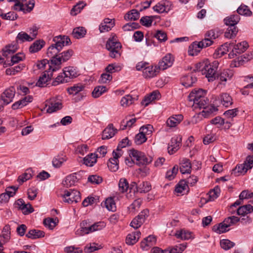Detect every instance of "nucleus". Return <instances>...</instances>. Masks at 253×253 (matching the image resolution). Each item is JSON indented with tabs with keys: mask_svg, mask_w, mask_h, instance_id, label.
Here are the masks:
<instances>
[{
	"mask_svg": "<svg viewBox=\"0 0 253 253\" xmlns=\"http://www.w3.org/2000/svg\"><path fill=\"white\" fill-rule=\"evenodd\" d=\"M219 65V62L214 60L211 63L208 62L199 63L196 65L195 72H201L203 75H205L209 82H212L216 79V72Z\"/></svg>",
	"mask_w": 253,
	"mask_h": 253,
	"instance_id": "1",
	"label": "nucleus"
},
{
	"mask_svg": "<svg viewBox=\"0 0 253 253\" xmlns=\"http://www.w3.org/2000/svg\"><path fill=\"white\" fill-rule=\"evenodd\" d=\"M53 41L55 43L52 44L47 50L46 54L49 58L59 56V53L63 47L71 43L70 38L65 36L55 37Z\"/></svg>",
	"mask_w": 253,
	"mask_h": 253,
	"instance_id": "2",
	"label": "nucleus"
},
{
	"mask_svg": "<svg viewBox=\"0 0 253 253\" xmlns=\"http://www.w3.org/2000/svg\"><path fill=\"white\" fill-rule=\"evenodd\" d=\"M79 75L76 68L71 66L66 67L64 68L63 72L52 82V85L56 86L59 84L69 82L71 79L77 78Z\"/></svg>",
	"mask_w": 253,
	"mask_h": 253,
	"instance_id": "3",
	"label": "nucleus"
},
{
	"mask_svg": "<svg viewBox=\"0 0 253 253\" xmlns=\"http://www.w3.org/2000/svg\"><path fill=\"white\" fill-rule=\"evenodd\" d=\"M240 20V17L238 14L232 15L224 19L225 24L229 26L224 33L225 38L232 39L236 36L238 29L236 25L239 22Z\"/></svg>",
	"mask_w": 253,
	"mask_h": 253,
	"instance_id": "4",
	"label": "nucleus"
},
{
	"mask_svg": "<svg viewBox=\"0 0 253 253\" xmlns=\"http://www.w3.org/2000/svg\"><path fill=\"white\" fill-rule=\"evenodd\" d=\"M106 47L110 51L109 55L111 57L116 58L121 56L122 45L116 35H111L107 42Z\"/></svg>",
	"mask_w": 253,
	"mask_h": 253,
	"instance_id": "5",
	"label": "nucleus"
},
{
	"mask_svg": "<svg viewBox=\"0 0 253 253\" xmlns=\"http://www.w3.org/2000/svg\"><path fill=\"white\" fill-rule=\"evenodd\" d=\"M253 166V159H246L243 164L237 165L235 169H232V174L235 176L244 174L249 169Z\"/></svg>",
	"mask_w": 253,
	"mask_h": 253,
	"instance_id": "6",
	"label": "nucleus"
},
{
	"mask_svg": "<svg viewBox=\"0 0 253 253\" xmlns=\"http://www.w3.org/2000/svg\"><path fill=\"white\" fill-rule=\"evenodd\" d=\"M64 202L71 204L73 202L78 203L81 201V197L80 192L75 189L65 190L64 194L62 195Z\"/></svg>",
	"mask_w": 253,
	"mask_h": 253,
	"instance_id": "7",
	"label": "nucleus"
},
{
	"mask_svg": "<svg viewBox=\"0 0 253 253\" xmlns=\"http://www.w3.org/2000/svg\"><path fill=\"white\" fill-rule=\"evenodd\" d=\"M149 211L147 209L143 210L130 222V225L134 229H137L144 222L146 218L148 216Z\"/></svg>",
	"mask_w": 253,
	"mask_h": 253,
	"instance_id": "8",
	"label": "nucleus"
},
{
	"mask_svg": "<svg viewBox=\"0 0 253 253\" xmlns=\"http://www.w3.org/2000/svg\"><path fill=\"white\" fill-rule=\"evenodd\" d=\"M174 61L173 55L170 53L167 54L159 62L158 68L164 70L170 67Z\"/></svg>",
	"mask_w": 253,
	"mask_h": 253,
	"instance_id": "9",
	"label": "nucleus"
},
{
	"mask_svg": "<svg viewBox=\"0 0 253 253\" xmlns=\"http://www.w3.org/2000/svg\"><path fill=\"white\" fill-rule=\"evenodd\" d=\"M15 92L14 86H10L4 90L1 95V98L3 101L4 105H7L13 101Z\"/></svg>",
	"mask_w": 253,
	"mask_h": 253,
	"instance_id": "10",
	"label": "nucleus"
},
{
	"mask_svg": "<svg viewBox=\"0 0 253 253\" xmlns=\"http://www.w3.org/2000/svg\"><path fill=\"white\" fill-rule=\"evenodd\" d=\"M234 75L233 70L230 69H225L222 71L220 73H217L216 75V79L219 80V84L225 85L228 80H231Z\"/></svg>",
	"mask_w": 253,
	"mask_h": 253,
	"instance_id": "11",
	"label": "nucleus"
},
{
	"mask_svg": "<svg viewBox=\"0 0 253 253\" xmlns=\"http://www.w3.org/2000/svg\"><path fill=\"white\" fill-rule=\"evenodd\" d=\"M182 141L181 135L175 136L171 139L170 143L168 148V152L169 154H172L179 149Z\"/></svg>",
	"mask_w": 253,
	"mask_h": 253,
	"instance_id": "12",
	"label": "nucleus"
},
{
	"mask_svg": "<svg viewBox=\"0 0 253 253\" xmlns=\"http://www.w3.org/2000/svg\"><path fill=\"white\" fill-rule=\"evenodd\" d=\"M80 175L76 172L67 176L62 181V185L65 187H70L75 185L80 179Z\"/></svg>",
	"mask_w": 253,
	"mask_h": 253,
	"instance_id": "13",
	"label": "nucleus"
},
{
	"mask_svg": "<svg viewBox=\"0 0 253 253\" xmlns=\"http://www.w3.org/2000/svg\"><path fill=\"white\" fill-rule=\"evenodd\" d=\"M16 207L22 211L24 214H28L34 211V209L31 204L25 203L24 201L22 199H18L15 203Z\"/></svg>",
	"mask_w": 253,
	"mask_h": 253,
	"instance_id": "14",
	"label": "nucleus"
},
{
	"mask_svg": "<svg viewBox=\"0 0 253 253\" xmlns=\"http://www.w3.org/2000/svg\"><path fill=\"white\" fill-rule=\"evenodd\" d=\"M160 70L158 66H148L143 70V75L145 78H152L156 76Z\"/></svg>",
	"mask_w": 253,
	"mask_h": 253,
	"instance_id": "15",
	"label": "nucleus"
},
{
	"mask_svg": "<svg viewBox=\"0 0 253 253\" xmlns=\"http://www.w3.org/2000/svg\"><path fill=\"white\" fill-rule=\"evenodd\" d=\"M49 60V68L48 70L51 71L52 72L56 71L61 68V64L62 60L60 56H55L54 57H51Z\"/></svg>",
	"mask_w": 253,
	"mask_h": 253,
	"instance_id": "16",
	"label": "nucleus"
},
{
	"mask_svg": "<svg viewBox=\"0 0 253 253\" xmlns=\"http://www.w3.org/2000/svg\"><path fill=\"white\" fill-rule=\"evenodd\" d=\"M115 21L108 18H105L100 24L99 30L100 33L108 32L115 26Z\"/></svg>",
	"mask_w": 253,
	"mask_h": 253,
	"instance_id": "17",
	"label": "nucleus"
},
{
	"mask_svg": "<svg viewBox=\"0 0 253 253\" xmlns=\"http://www.w3.org/2000/svg\"><path fill=\"white\" fill-rule=\"evenodd\" d=\"M50 71L49 70L45 71L42 75L40 77L39 79L36 83V85L39 87H43L47 82L51 80L52 77V73L49 74Z\"/></svg>",
	"mask_w": 253,
	"mask_h": 253,
	"instance_id": "18",
	"label": "nucleus"
},
{
	"mask_svg": "<svg viewBox=\"0 0 253 253\" xmlns=\"http://www.w3.org/2000/svg\"><path fill=\"white\" fill-rule=\"evenodd\" d=\"M117 129L114 128L113 125L110 124L102 132V138L103 140L108 139L113 137L117 132Z\"/></svg>",
	"mask_w": 253,
	"mask_h": 253,
	"instance_id": "19",
	"label": "nucleus"
},
{
	"mask_svg": "<svg viewBox=\"0 0 253 253\" xmlns=\"http://www.w3.org/2000/svg\"><path fill=\"white\" fill-rule=\"evenodd\" d=\"M206 92L205 90L200 89L198 90L192 91L188 95V98L190 102L196 101V99L199 100L203 97H205Z\"/></svg>",
	"mask_w": 253,
	"mask_h": 253,
	"instance_id": "20",
	"label": "nucleus"
},
{
	"mask_svg": "<svg viewBox=\"0 0 253 253\" xmlns=\"http://www.w3.org/2000/svg\"><path fill=\"white\" fill-rule=\"evenodd\" d=\"M33 100V97L31 96H28L25 97L21 100L15 102L12 105V109L13 110H16L18 109L22 108V107L26 106L28 103L31 102Z\"/></svg>",
	"mask_w": 253,
	"mask_h": 253,
	"instance_id": "21",
	"label": "nucleus"
},
{
	"mask_svg": "<svg viewBox=\"0 0 253 253\" xmlns=\"http://www.w3.org/2000/svg\"><path fill=\"white\" fill-rule=\"evenodd\" d=\"M183 116L182 115H176L170 117L167 121L166 124L169 127H175L183 120Z\"/></svg>",
	"mask_w": 253,
	"mask_h": 253,
	"instance_id": "22",
	"label": "nucleus"
},
{
	"mask_svg": "<svg viewBox=\"0 0 253 253\" xmlns=\"http://www.w3.org/2000/svg\"><path fill=\"white\" fill-rule=\"evenodd\" d=\"M248 47V43L246 41H243L235 45L232 49V52L233 54L237 55V54H240L245 51Z\"/></svg>",
	"mask_w": 253,
	"mask_h": 253,
	"instance_id": "23",
	"label": "nucleus"
},
{
	"mask_svg": "<svg viewBox=\"0 0 253 253\" xmlns=\"http://www.w3.org/2000/svg\"><path fill=\"white\" fill-rule=\"evenodd\" d=\"M196 81L197 78L192 74H188L181 79L182 84L186 87L192 86Z\"/></svg>",
	"mask_w": 253,
	"mask_h": 253,
	"instance_id": "24",
	"label": "nucleus"
},
{
	"mask_svg": "<svg viewBox=\"0 0 253 253\" xmlns=\"http://www.w3.org/2000/svg\"><path fill=\"white\" fill-rule=\"evenodd\" d=\"M140 231H135L127 235L126 237V242L128 245H133L135 244L140 237Z\"/></svg>",
	"mask_w": 253,
	"mask_h": 253,
	"instance_id": "25",
	"label": "nucleus"
},
{
	"mask_svg": "<svg viewBox=\"0 0 253 253\" xmlns=\"http://www.w3.org/2000/svg\"><path fill=\"white\" fill-rule=\"evenodd\" d=\"M191 164L189 159H182L180 163L179 169L182 174L189 173L191 172Z\"/></svg>",
	"mask_w": 253,
	"mask_h": 253,
	"instance_id": "26",
	"label": "nucleus"
},
{
	"mask_svg": "<svg viewBox=\"0 0 253 253\" xmlns=\"http://www.w3.org/2000/svg\"><path fill=\"white\" fill-rule=\"evenodd\" d=\"M17 48L18 45L16 43L14 44L7 45L2 49V55L7 57L9 55H11L15 52Z\"/></svg>",
	"mask_w": 253,
	"mask_h": 253,
	"instance_id": "27",
	"label": "nucleus"
},
{
	"mask_svg": "<svg viewBox=\"0 0 253 253\" xmlns=\"http://www.w3.org/2000/svg\"><path fill=\"white\" fill-rule=\"evenodd\" d=\"M45 45V42L42 40L36 41L29 47L31 53H35L40 51Z\"/></svg>",
	"mask_w": 253,
	"mask_h": 253,
	"instance_id": "28",
	"label": "nucleus"
},
{
	"mask_svg": "<svg viewBox=\"0 0 253 253\" xmlns=\"http://www.w3.org/2000/svg\"><path fill=\"white\" fill-rule=\"evenodd\" d=\"M62 107V103L59 102H55L54 99L50 100L49 104L46 112L48 113H52L61 109Z\"/></svg>",
	"mask_w": 253,
	"mask_h": 253,
	"instance_id": "29",
	"label": "nucleus"
},
{
	"mask_svg": "<svg viewBox=\"0 0 253 253\" xmlns=\"http://www.w3.org/2000/svg\"><path fill=\"white\" fill-rule=\"evenodd\" d=\"M219 98L223 106L228 107L233 102L232 97L227 93H222L220 95Z\"/></svg>",
	"mask_w": 253,
	"mask_h": 253,
	"instance_id": "30",
	"label": "nucleus"
},
{
	"mask_svg": "<svg viewBox=\"0 0 253 253\" xmlns=\"http://www.w3.org/2000/svg\"><path fill=\"white\" fill-rule=\"evenodd\" d=\"M44 236V232L43 231L36 229L30 230L26 234V237L32 239H36Z\"/></svg>",
	"mask_w": 253,
	"mask_h": 253,
	"instance_id": "31",
	"label": "nucleus"
},
{
	"mask_svg": "<svg viewBox=\"0 0 253 253\" xmlns=\"http://www.w3.org/2000/svg\"><path fill=\"white\" fill-rule=\"evenodd\" d=\"M209 104V100L207 97H203L199 100L194 101L193 106L195 108H199L200 109H206L207 107Z\"/></svg>",
	"mask_w": 253,
	"mask_h": 253,
	"instance_id": "32",
	"label": "nucleus"
},
{
	"mask_svg": "<svg viewBox=\"0 0 253 253\" xmlns=\"http://www.w3.org/2000/svg\"><path fill=\"white\" fill-rule=\"evenodd\" d=\"M140 16L139 12L136 9H133L128 11L124 16V19L126 21H135L137 20Z\"/></svg>",
	"mask_w": 253,
	"mask_h": 253,
	"instance_id": "33",
	"label": "nucleus"
},
{
	"mask_svg": "<svg viewBox=\"0 0 253 253\" xmlns=\"http://www.w3.org/2000/svg\"><path fill=\"white\" fill-rule=\"evenodd\" d=\"M228 227L229 226H227V224H226L225 220H224L222 222L214 225L212 227V230L217 234H221L229 231Z\"/></svg>",
	"mask_w": 253,
	"mask_h": 253,
	"instance_id": "34",
	"label": "nucleus"
},
{
	"mask_svg": "<svg viewBox=\"0 0 253 253\" xmlns=\"http://www.w3.org/2000/svg\"><path fill=\"white\" fill-rule=\"evenodd\" d=\"M81 230L77 231V234L80 235H84L89 233L88 228L91 226L89 221L87 220L83 221L81 224Z\"/></svg>",
	"mask_w": 253,
	"mask_h": 253,
	"instance_id": "35",
	"label": "nucleus"
},
{
	"mask_svg": "<svg viewBox=\"0 0 253 253\" xmlns=\"http://www.w3.org/2000/svg\"><path fill=\"white\" fill-rule=\"evenodd\" d=\"M253 211V207L251 205H246L239 207L237 213L239 215L245 216L246 214L251 213Z\"/></svg>",
	"mask_w": 253,
	"mask_h": 253,
	"instance_id": "36",
	"label": "nucleus"
},
{
	"mask_svg": "<svg viewBox=\"0 0 253 253\" xmlns=\"http://www.w3.org/2000/svg\"><path fill=\"white\" fill-rule=\"evenodd\" d=\"M221 32L218 29H211L206 32L205 37L211 41L217 38L221 35Z\"/></svg>",
	"mask_w": 253,
	"mask_h": 253,
	"instance_id": "37",
	"label": "nucleus"
},
{
	"mask_svg": "<svg viewBox=\"0 0 253 253\" xmlns=\"http://www.w3.org/2000/svg\"><path fill=\"white\" fill-rule=\"evenodd\" d=\"M201 49L200 46H199L198 42L195 41L189 46L188 52L189 55H197L200 52Z\"/></svg>",
	"mask_w": 253,
	"mask_h": 253,
	"instance_id": "38",
	"label": "nucleus"
},
{
	"mask_svg": "<svg viewBox=\"0 0 253 253\" xmlns=\"http://www.w3.org/2000/svg\"><path fill=\"white\" fill-rule=\"evenodd\" d=\"M32 174L33 170L32 169H28L23 174L19 176L17 181L20 184H22L32 178Z\"/></svg>",
	"mask_w": 253,
	"mask_h": 253,
	"instance_id": "39",
	"label": "nucleus"
},
{
	"mask_svg": "<svg viewBox=\"0 0 253 253\" xmlns=\"http://www.w3.org/2000/svg\"><path fill=\"white\" fill-rule=\"evenodd\" d=\"M84 85L82 84H78L67 88V91L69 94L75 95L84 89Z\"/></svg>",
	"mask_w": 253,
	"mask_h": 253,
	"instance_id": "40",
	"label": "nucleus"
},
{
	"mask_svg": "<svg viewBox=\"0 0 253 253\" xmlns=\"http://www.w3.org/2000/svg\"><path fill=\"white\" fill-rule=\"evenodd\" d=\"M237 13L241 15L246 16H251L252 15V12L248 6L242 4L237 9Z\"/></svg>",
	"mask_w": 253,
	"mask_h": 253,
	"instance_id": "41",
	"label": "nucleus"
},
{
	"mask_svg": "<svg viewBox=\"0 0 253 253\" xmlns=\"http://www.w3.org/2000/svg\"><path fill=\"white\" fill-rule=\"evenodd\" d=\"M86 31L84 27H79L73 29L72 35L76 39L83 38L86 34Z\"/></svg>",
	"mask_w": 253,
	"mask_h": 253,
	"instance_id": "42",
	"label": "nucleus"
},
{
	"mask_svg": "<svg viewBox=\"0 0 253 253\" xmlns=\"http://www.w3.org/2000/svg\"><path fill=\"white\" fill-rule=\"evenodd\" d=\"M175 236L178 239L187 240L191 238V233L188 231L181 230L177 231Z\"/></svg>",
	"mask_w": 253,
	"mask_h": 253,
	"instance_id": "43",
	"label": "nucleus"
},
{
	"mask_svg": "<svg viewBox=\"0 0 253 253\" xmlns=\"http://www.w3.org/2000/svg\"><path fill=\"white\" fill-rule=\"evenodd\" d=\"M234 42H230L228 43V42H226L222 44L217 50V54L218 55L221 56L225 54H226L229 50L231 49V47L234 46Z\"/></svg>",
	"mask_w": 253,
	"mask_h": 253,
	"instance_id": "44",
	"label": "nucleus"
},
{
	"mask_svg": "<svg viewBox=\"0 0 253 253\" xmlns=\"http://www.w3.org/2000/svg\"><path fill=\"white\" fill-rule=\"evenodd\" d=\"M33 40V38L25 32H21L19 33L16 38L17 42L20 41V42H23L25 41L31 42Z\"/></svg>",
	"mask_w": 253,
	"mask_h": 253,
	"instance_id": "45",
	"label": "nucleus"
},
{
	"mask_svg": "<svg viewBox=\"0 0 253 253\" xmlns=\"http://www.w3.org/2000/svg\"><path fill=\"white\" fill-rule=\"evenodd\" d=\"M151 189V185L148 182H143L137 186V190L140 193H147Z\"/></svg>",
	"mask_w": 253,
	"mask_h": 253,
	"instance_id": "46",
	"label": "nucleus"
},
{
	"mask_svg": "<svg viewBox=\"0 0 253 253\" xmlns=\"http://www.w3.org/2000/svg\"><path fill=\"white\" fill-rule=\"evenodd\" d=\"M129 156L134 158H147L146 155L143 152L132 149L129 151Z\"/></svg>",
	"mask_w": 253,
	"mask_h": 253,
	"instance_id": "47",
	"label": "nucleus"
},
{
	"mask_svg": "<svg viewBox=\"0 0 253 253\" xmlns=\"http://www.w3.org/2000/svg\"><path fill=\"white\" fill-rule=\"evenodd\" d=\"M135 98H133L130 95H126L124 96L120 102L121 105L123 107H127L134 102Z\"/></svg>",
	"mask_w": 253,
	"mask_h": 253,
	"instance_id": "48",
	"label": "nucleus"
},
{
	"mask_svg": "<svg viewBox=\"0 0 253 253\" xmlns=\"http://www.w3.org/2000/svg\"><path fill=\"white\" fill-rule=\"evenodd\" d=\"M107 166L112 171H116L119 169V159H108Z\"/></svg>",
	"mask_w": 253,
	"mask_h": 253,
	"instance_id": "49",
	"label": "nucleus"
},
{
	"mask_svg": "<svg viewBox=\"0 0 253 253\" xmlns=\"http://www.w3.org/2000/svg\"><path fill=\"white\" fill-rule=\"evenodd\" d=\"M106 226V224L103 221H99L91 225V226L88 228L89 233L94 231L100 230L103 229Z\"/></svg>",
	"mask_w": 253,
	"mask_h": 253,
	"instance_id": "50",
	"label": "nucleus"
},
{
	"mask_svg": "<svg viewBox=\"0 0 253 253\" xmlns=\"http://www.w3.org/2000/svg\"><path fill=\"white\" fill-rule=\"evenodd\" d=\"M107 91L106 86H98L94 88L92 92V96L94 98H97Z\"/></svg>",
	"mask_w": 253,
	"mask_h": 253,
	"instance_id": "51",
	"label": "nucleus"
},
{
	"mask_svg": "<svg viewBox=\"0 0 253 253\" xmlns=\"http://www.w3.org/2000/svg\"><path fill=\"white\" fill-rule=\"evenodd\" d=\"M3 242H7L10 238V227L9 225H5L2 231V235Z\"/></svg>",
	"mask_w": 253,
	"mask_h": 253,
	"instance_id": "52",
	"label": "nucleus"
},
{
	"mask_svg": "<svg viewBox=\"0 0 253 253\" xmlns=\"http://www.w3.org/2000/svg\"><path fill=\"white\" fill-rule=\"evenodd\" d=\"M187 246L186 243H183L176 245L171 248L169 251V253H182L186 249Z\"/></svg>",
	"mask_w": 253,
	"mask_h": 253,
	"instance_id": "53",
	"label": "nucleus"
},
{
	"mask_svg": "<svg viewBox=\"0 0 253 253\" xmlns=\"http://www.w3.org/2000/svg\"><path fill=\"white\" fill-rule=\"evenodd\" d=\"M140 27L139 23L136 22H130L126 23L123 26V29L124 31H130L134 29H138Z\"/></svg>",
	"mask_w": 253,
	"mask_h": 253,
	"instance_id": "54",
	"label": "nucleus"
},
{
	"mask_svg": "<svg viewBox=\"0 0 253 253\" xmlns=\"http://www.w3.org/2000/svg\"><path fill=\"white\" fill-rule=\"evenodd\" d=\"M85 5L84 1H81L75 5L71 10V14L72 15H76L78 13H80L82 9Z\"/></svg>",
	"mask_w": 253,
	"mask_h": 253,
	"instance_id": "55",
	"label": "nucleus"
},
{
	"mask_svg": "<svg viewBox=\"0 0 253 253\" xmlns=\"http://www.w3.org/2000/svg\"><path fill=\"white\" fill-rule=\"evenodd\" d=\"M221 247L224 250H228L235 246V243L228 239H223L220 241Z\"/></svg>",
	"mask_w": 253,
	"mask_h": 253,
	"instance_id": "56",
	"label": "nucleus"
},
{
	"mask_svg": "<svg viewBox=\"0 0 253 253\" xmlns=\"http://www.w3.org/2000/svg\"><path fill=\"white\" fill-rule=\"evenodd\" d=\"M153 21V16H145L141 18L140 22L143 26L149 27L152 25Z\"/></svg>",
	"mask_w": 253,
	"mask_h": 253,
	"instance_id": "57",
	"label": "nucleus"
},
{
	"mask_svg": "<svg viewBox=\"0 0 253 253\" xmlns=\"http://www.w3.org/2000/svg\"><path fill=\"white\" fill-rule=\"evenodd\" d=\"M106 208L109 210L114 211L116 210V204L113 198H107L105 202Z\"/></svg>",
	"mask_w": 253,
	"mask_h": 253,
	"instance_id": "58",
	"label": "nucleus"
},
{
	"mask_svg": "<svg viewBox=\"0 0 253 253\" xmlns=\"http://www.w3.org/2000/svg\"><path fill=\"white\" fill-rule=\"evenodd\" d=\"M147 139V138L145 134L139 131V133L137 134L135 136L134 142L137 145H141L146 142Z\"/></svg>",
	"mask_w": 253,
	"mask_h": 253,
	"instance_id": "59",
	"label": "nucleus"
},
{
	"mask_svg": "<svg viewBox=\"0 0 253 253\" xmlns=\"http://www.w3.org/2000/svg\"><path fill=\"white\" fill-rule=\"evenodd\" d=\"M99 247L95 243L88 244L85 246L84 251L85 253H92L99 250Z\"/></svg>",
	"mask_w": 253,
	"mask_h": 253,
	"instance_id": "60",
	"label": "nucleus"
},
{
	"mask_svg": "<svg viewBox=\"0 0 253 253\" xmlns=\"http://www.w3.org/2000/svg\"><path fill=\"white\" fill-rule=\"evenodd\" d=\"M24 55L23 53L19 52L15 55L11 57V63L9 64L10 66L13 65L14 64L18 63L19 61L23 60L24 58Z\"/></svg>",
	"mask_w": 253,
	"mask_h": 253,
	"instance_id": "61",
	"label": "nucleus"
},
{
	"mask_svg": "<svg viewBox=\"0 0 253 253\" xmlns=\"http://www.w3.org/2000/svg\"><path fill=\"white\" fill-rule=\"evenodd\" d=\"M23 67V66H21L20 65H17L14 67L8 68L6 70V74L7 75H15L16 73L21 71Z\"/></svg>",
	"mask_w": 253,
	"mask_h": 253,
	"instance_id": "62",
	"label": "nucleus"
},
{
	"mask_svg": "<svg viewBox=\"0 0 253 253\" xmlns=\"http://www.w3.org/2000/svg\"><path fill=\"white\" fill-rule=\"evenodd\" d=\"M153 130V127L151 125H147L141 126L139 129V131L145 134V136L150 135Z\"/></svg>",
	"mask_w": 253,
	"mask_h": 253,
	"instance_id": "63",
	"label": "nucleus"
},
{
	"mask_svg": "<svg viewBox=\"0 0 253 253\" xmlns=\"http://www.w3.org/2000/svg\"><path fill=\"white\" fill-rule=\"evenodd\" d=\"M154 37L161 42H165L167 40V34L164 31L161 30H158L154 35Z\"/></svg>",
	"mask_w": 253,
	"mask_h": 253,
	"instance_id": "64",
	"label": "nucleus"
}]
</instances>
